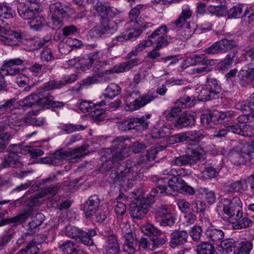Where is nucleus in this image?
<instances>
[{"label":"nucleus","instance_id":"1","mask_svg":"<svg viewBox=\"0 0 254 254\" xmlns=\"http://www.w3.org/2000/svg\"><path fill=\"white\" fill-rule=\"evenodd\" d=\"M143 164L142 162L127 160L125 166H120L124 168V170L119 168L117 171H112L109 180L112 183H118L119 185L124 187L126 185V180H137L142 177L143 175L141 171L143 169Z\"/></svg>","mask_w":254,"mask_h":254},{"label":"nucleus","instance_id":"2","mask_svg":"<svg viewBox=\"0 0 254 254\" xmlns=\"http://www.w3.org/2000/svg\"><path fill=\"white\" fill-rule=\"evenodd\" d=\"M140 62L141 61L139 58H134L132 60L121 63L115 65L110 69L94 74L92 76L87 77L83 80V84L88 86L93 84H97L102 81L109 82L112 79L111 75L113 73L126 72L132 67L137 66Z\"/></svg>","mask_w":254,"mask_h":254},{"label":"nucleus","instance_id":"3","mask_svg":"<svg viewBox=\"0 0 254 254\" xmlns=\"http://www.w3.org/2000/svg\"><path fill=\"white\" fill-rule=\"evenodd\" d=\"M115 145L112 148L107 149V153L109 156L107 163L109 165L115 163L118 164V162L124 158L127 157L130 152V148L125 143V140L121 137H118L114 141Z\"/></svg>","mask_w":254,"mask_h":254},{"label":"nucleus","instance_id":"4","mask_svg":"<svg viewBox=\"0 0 254 254\" xmlns=\"http://www.w3.org/2000/svg\"><path fill=\"white\" fill-rule=\"evenodd\" d=\"M88 147V145H83L73 150H66L62 148L56 150L51 155L53 165H58L64 159H74L85 156L89 153Z\"/></svg>","mask_w":254,"mask_h":254},{"label":"nucleus","instance_id":"5","mask_svg":"<svg viewBox=\"0 0 254 254\" xmlns=\"http://www.w3.org/2000/svg\"><path fill=\"white\" fill-rule=\"evenodd\" d=\"M67 7L64 3L57 1L49 5L50 24L53 29L57 30L63 25L64 19L67 15Z\"/></svg>","mask_w":254,"mask_h":254},{"label":"nucleus","instance_id":"6","mask_svg":"<svg viewBox=\"0 0 254 254\" xmlns=\"http://www.w3.org/2000/svg\"><path fill=\"white\" fill-rule=\"evenodd\" d=\"M64 233L68 237L79 240L82 243L87 246H91L94 244L92 237L97 234L96 230L94 229H89L87 232H85L72 225L66 226L65 228Z\"/></svg>","mask_w":254,"mask_h":254},{"label":"nucleus","instance_id":"7","mask_svg":"<svg viewBox=\"0 0 254 254\" xmlns=\"http://www.w3.org/2000/svg\"><path fill=\"white\" fill-rule=\"evenodd\" d=\"M222 205L223 211L233 221L236 218H239L242 214V203L238 197L232 199L223 198L220 202Z\"/></svg>","mask_w":254,"mask_h":254},{"label":"nucleus","instance_id":"8","mask_svg":"<svg viewBox=\"0 0 254 254\" xmlns=\"http://www.w3.org/2000/svg\"><path fill=\"white\" fill-rule=\"evenodd\" d=\"M139 93L137 92L132 91L131 93L127 92L126 94L127 99L126 100L125 110L127 111L133 112L143 107L148 103L152 102L155 99V96L149 93L143 94L136 98L132 102H129V98L133 94L137 95Z\"/></svg>","mask_w":254,"mask_h":254},{"label":"nucleus","instance_id":"9","mask_svg":"<svg viewBox=\"0 0 254 254\" xmlns=\"http://www.w3.org/2000/svg\"><path fill=\"white\" fill-rule=\"evenodd\" d=\"M220 87L215 79L208 78L200 92L199 98L203 101L218 99L220 96Z\"/></svg>","mask_w":254,"mask_h":254},{"label":"nucleus","instance_id":"10","mask_svg":"<svg viewBox=\"0 0 254 254\" xmlns=\"http://www.w3.org/2000/svg\"><path fill=\"white\" fill-rule=\"evenodd\" d=\"M92 13L95 16H99L101 22L109 17H113L117 13L116 9L111 7L102 0H93Z\"/></svg>","mask_w":254,"mask_h":254},{"label":"nucleus","instance_id":"11","mask_svg":"<svg viewBox=\"0 0 254 254\" xmlns=\"http://www.w3.org/2000/svg\"><path fill=\"white\" fill-rule=\"evenodd\" d=\"M124 239L123 244V252L124 254H135L137 244L136 239L133 237L132 230L129 224H125L121 229Z\"/></svg>","mask_w":254,"mask_h":254},{"label":"nucleus","instance_id":"12","mask_svg":"<svg viewBox=\"0 0 254 254\" xmlns=\"http://www.w3.org/2000/svg\"><path fill=\"white\" fill-rule=\"evenodd\" d=\"M143 7L142 5H137L132 9L129 13V18L130 22L133 23V26L136 28L146 29L151 27L153 24L150 21V19L147 16H140L138 17L140 9Z\"/></svg>","mask_w":254,"mask_h":254},{"label":"nucleus","instance_id":"13","mask_svg":"<svg viewBox=\"0 0 254 254\" xmlns=\"http://www.w3.org/2000/svg\"><path fill=\"white\" fill-rule=\"evenodd\" d=\"M236 46L237 44L234 41L223 39L205 49L204 52L209 55L223 54L231 50Z\"/></svg>","mask_w":254,"mask_h":254},{"label":"nucleus","instance_id":"14","mask_svg":"<svg viewBox=\"0 0 254 254\" xmlns=\"http://www.w3.org/2000/svg\"><path fill=\"white\" fill-rule=\"evenodd\" d=\"M167 27L162 25L154 31L149 37L148 40L151 42V45L156 44L157 49H161L167 46L169 43V38L166 36Z\"/></svg>","mask_w":254,"mask_h":254},{"label":"nucleus","instance_id":"15","mask_svg":"<svg viewBox=\"0 0 254 254\" xmlns=\"http://www.w3.org/2000/svg\"><path fill=\"white\" fill-rule=\"evenodd\" d=\"M118 24L114 21H110L106 25L101 24L90 30L92 35L95 37H102L115 33L118 30Z\"/></svg>","mask_w":254,"mask_h":254},{"label":"nucleus","instance_id":"16","mask_svg":"<svg viewBox=\"0 0 254 254\" xmlns=\"http://www.w3.org/2000/svg\"><path fill=\"white\" fill-rule=\"evenodd\" d=\"M23 61L20 59H13L5 60L3 62L2 66L0 69L1 74L4 75L14 76L20 72V68L16 65H21Z\"/></svg>","mask_w":254,"mask_h":254},{"label":"nucleus","instance_id":"17","mask_svg":"<svg viewBox=\"0 0 254 254\" xmlns=\"http://www.w3.org/2000/svg\"><path fill=\"white\" fill-rule=\"evenodd\" d=\"M60 188V184H57L55 186L44 188L41 192L29 197L27 201V205L31 207L38 205L39 202L38 200L39 198L46 196L53 197L58 192Z\"/></svg>","mask_w":254,"mask_h":254},{"label":"nucleus","instance_id":"18","mask_svg":"<svg viewBox=\"0 0 254 254\" xmlns=\"http://www.w3.org/2000/svg\"><path fill=\"white\" fill-rule=\"evenodd\" d=\"M183 180L181 178L173 176L168 181L167 187L158 184V188L159 189L160 193H165L167 195H174L180 192V187Z\"/></svg>","mask_w":254,"mask_h":254},{"label":"nucleus","instance_id":"19","mask_svg":"<svg viewBox=\"0 0 254 254\" xmlns=\"http://www.w3.org/2000/svg\"><path fill=\"white\" fill-rule=\"evenodd\" d=\"M19 15L25 20H31L39 15L38 5H29L28 4L22 3L17 6Z\"/></svg>","mask_w":254,"mask_h":254},{"label":"nucleus","instance_id":"20","mask_svg":"<svg viewBox=\"0 0 254 254\" xmlns=\"http://www.w3.org/2000/svg\"><path fill=\"white\" fill-rule=\"evenodd\" d=\"M21 148L17 145H11L9 147L8 153L4 155L5 157L9 156L8 162L11 167L19 168L23 166V162L20 157L18 155L21 153Z\"/></svg>","mask_w":254,"mask_h":254},{"label":"nucleus","instance_id":"21","mask_svg":"<svg viewBox=\"0 0 254 254\" xmlns=\"http://www.w3.org/2000/svg\"><path fill=\"white\" fill-rule=\"evenodd\" d=\"M103 254H120V245L117 236L111 234L108 236L103 246Z\"/></svg>","mask_w":254,"mask_h":254},{"label":"nucleus","instance_id":"22","mask_svg":"<svg viewBox=\"0 0 254 254\" xmlns=\"http://www.w3.org/2000/svg\"><path fill=\"white\" fill-rule=\"evenodd\" d=\"M148 208V204H146L144 200H137L131 203L130 213L133 218L141 219L147 213Z\"/></svg>","mask_w":254,"mask_h":254},{"label":"nucleus","instance_id":"23","mask_svg":"<svg viewBox=\"0 0 254 254\" xmlns=\"http://www.w3.org/2000/svg\"><path fill=\"white\" fill-rule=\"evenodd\" d=\"M100 203L99 197L97 195L90 196L84 204V211L86 217H90L98 210Z\"/></svg>","mask_w":254,"mask_h":254},{"label":"nucleus","instance_id":"24","mask_svg":"<svg viewBox=\"0 0 254 254\" xmlns=\"http://www.w3.org/2000/svg\"><path fill=\"white\" fill-rule=\"evenodd\" d=\"M188 234L187 231L176 230L170 235V246L175 248L178 246L184 245L187 242Z\"/></svg>","mask_w":254,"mask_h":254},{"label":"nucleus","instance_id":"25","mask_svg":"<svg viewBox=\"0 0 254 254\" xmlns=\"http://www.w3.org/2000/svg\"><path fill=\"white\" fill-rule=\"evenodd\" d=\"M151 117V114H146L140 118H130V127L131 129L142 130L148 128L150 122L148 121Z\"/></svg>","mask_w":254,"mask_h":254},{"label":"nucleus","instance_id":"26","mask_svg":"<svg viewBox=\"0 0 254 254\" xmlns=\"http://www.w3.org/2000/svg\"><path fill=\"white\" fill-rule=\"evenodd\" d=\"M195 120L193 115L184 113L177 119L175 127L178 128L187 127L194 125Z\"/></svg>","mask_w":254,"mask_h":254},{"label":"nucleus","instance_id":"27","mask_svg":"<svg viewBox=\"0 0 254 254\" xmlns=\"http://www.w3.org/2000/svg\"><path fill=\"white\" fill-rule=\"evenodd\" d=\"M44 219L45 216L42 213H37L32 218V221L28 223L27 233L30 235H33L37 232L39 230V227L43 223Z\"/></svg>","mask_w":254,"mask_h":254},{"label":"nucleus","instance_id":"28","mask_svg":"<svg viewBox=\"0 0 254 254\" xmlns=\"http://www.w3.org/2000/svg\"><path fill=\"white\" fill-rule=\"evenodd\" d=\"M0 33L11 35L12 38H14L16 39L15 40L17 42L22 41L24 37L23 33L10 30L8 25L1 19H0Z\"/></svg>","mask_w":254,"mask_h":254},{"label":"nucleus","instance_id":"29","mask_svg":"<svg viewBox=\"0 0 254 254\" xmlns=\"http://www.w3.org/2000/svg\"><path fill=\"white\" fill-rule=\"evenodd\" d=\"M237 252L234 254H250L253 249V245L251 240L242 239L236 241Z\"/></svg>","mask_w":254,"mask_h":254},{"label":"nucleus","instance_id":"30","mask_svg":"<svg viewBox=\"0 0 254 254\" xmlns=\"http://www.w3.org/2000/svg\"><path fill=\"white\" fill-rule=\"evenodd\" d=\"M234 133L245 136H254V127L248 124H236L234 125Z\"/></svg>","mask_w":254,"mask_h":254},{"label":"nucleus","instance_id":"31","mask_svg":"<svg viewBox=\"0 0 254 254\" xmlns=\"http://www.w3.org/2000/svg\"><path fill=\"white\" fill-rule=\"evenodd\" d=\"M253 221L248 217H243V213L240 215L239 218H236L232 222V227L235 230H240L247 228L253 225Z\"/></svg>","mask_w":254,"mask_h":254},{"label":"nucleus","instance_id":"32","mask_svg":"<svg viewBox=\"0 0 254 254\" xmlns=\"http://www.w3.org/2000/svg\"><path fill=\"white\" fill-rule=\"evenodd\" d=\"M190 165H193L205 158V151L201 148L192 150L190 154L187 155Z\"/></svg>","mask_w":254,"mask_h":254},{"label":"nucleus","instance_id":"33","mask_svg":"<svg viewBox=\"0 0 254 254\" xmlns=\"http://www.w3.org/2000/svg\"><path fill=\"white\" fill-rule=\"evenodd\" d=\"M171 133V129L166 126H163L161 127H154L151 130L150 134L153 138L158 139L164 138Z\"/></svg>","mask_w":254,"mask_h":254},{"label":"nucleus","instance_id":"34","mask_svg":"<svg viewBox=\"0 0 254 254\" xmlns=\"http://www.w3.org/2000/svg\"><path fill=\"white\" fill-rule=\"evenodd\" d=\"M231 191L242 193L247 190L248 186L247 181L244 179H241L235 182L230 184L229 186Z\"/></svg>","mask_w":254,"mask_h":254},{"label":"nucleus","instance_id":"35","mask_svg":"<svg viewBox=\"0 0 254 254\" xmlns=\"http://www.w3.org/2000/svg\"><path fill=\"white\" fill-rule=\"evenodd\" d=\"M59 248L63 253L67 254H74L79 249L75 243L71 241L64 242Z\"/></svg>","mask_w":254,"mask_h":254},{"label":"nucleus","instance_id":"36","mask_svg":"<svg viewBox=\"0 0 254 254\" xmlns=\"http://www.w3.org/2000/svg\"><path fill=\"white\" fill-rule=\"evenodd\" d=\"M38 94H31L20 100L19 105L23 107H34L38 106Z\"/></svg>","mask_w":254,"mask_h":254},{"label":"nucleus","instance_id":"37","mask_svg":"<svg viewBox=\"0 0 254 254\" xmlns=\"http://www.w3.org/2000/svg\"><path fill=\"white\" fill-rule=\"evenodd\" d=\"M21 153L29 154L32 158H36L42 156L44 154V152L37 146H25L21 148Z\"/></svg>","mask_w":254,"mask_h":254},{"label":"nucleus","instance_id":"38","mask_svg":"<svg viewBox=\"0 0 254 254\" xmlns=\"http://www.w3.org/2000/svg\"><path fill=\"white\" fill-rule=\"evenodd\" d=\"M196 29V25L193 23L187 24L182 28L180 31V37L182 40L189 39L194 34Z\"/></svg>","mask_w":254,"mask_h":254},{"label":"nucleus","instance_id":"39","mask_svg":"<svg viewBox=\"0 0 254 254\" xmlns=\"http://www.w3.org/2000/svg\"><path fill=\"white\" fill-rule=\"evenodd\" d=\"M68 63L70 65H79V66H77V67L80 68L82 71L88 69L93 64V63L88 58L86 59H81L79 60H76L75 59H71L68 61Z\"/></svg>","mask_w":254,"mask_h":254},{"label":"nucleus","instance_id":"40","mask_svg":"<svg viewBox=\"0 0 254 254\" xmlns=\"http://www.w3.org/2000/svg\"><path fill=\"white\" fill-rule=\"evenodd\" d=\"M28 212H24L11 218L4 219V218H3L0 222V226L9 223H22L25 221L28 218Z\"/></svg>","mask_w":254,"mask_h":254},{"label":"nucleus","instance_id":"41","mask_svg":"<svg viewBox=\"0 0 254 254\" xmlns=\"http://www.w3.org/2000/svg\"><path fill=\"white\" fill-rule=\"evenodd\" d=\"M121 93V88L115 83H110L104 91V96L109 99H112Z\"/></svg>","mask_w":254,"mask_h":254},{"label":"nucleus","instance_id":"42","mask_svg":"<svg viewBox=\"0 0 254 254\" xmlns=\"http://www.w3.org/2000/svg\"><path fill=\"white\" fill-rule=\"evenodd\" d=\"M197 254H213L215 252L213 245L208 242H203L196 246Z\"/></svg>","mask_w":254,"mask_h":254},{"label":"nucleus","instance_id":"43","mask_svg":"<svg viewBox=\"0 0 254 254\" xmlns=\"http://www.w3.org/2000/svg\"><path fill=\"white\" fill-rule=\"evenodd\" d=\"M235 241L233 240H224L221 243L223 253L227 254H234L237 252V246Z\"/></svg>","mask_w":254,"mask_h":254},{"label":"nucleus","instance_id":"44","mask_svg":"<svg viewBox=\"0 0 254 254\" xmlns=\"http://www.w3.org/2000/svg\"><path fill=\"white\" fill-rule=\"evenodd\" d=\"M30 29L34 31L40 30L45 24V19L40 16H36L28 22Z\"/></svg>","mask_w":254,"mask_h":254},{"label":"nucleus","instance_id":"45","mask_svg":"<svg viewBox=\"0 0 254 254\" xmlns=\"http://www.w3.org/2000/svg\"><path fill=\"white\" fill-rule=\"evenodd\" d=\"M15 15V12L7 4L0 3V17L10 19Z\"/></svg>","mask_w":254,"mask_h":254},{"label":"nucleus","instance_id":"46","mask_svg":"<svg viewBox=\"0 0 254 254\" xmlns=\"http://www.w3.org/2000/svg\"><path fill=\"white\" fill-rule=\"evenodd\" d=\"M207 238L213 242L219 241L224 237V232L218 229H212L208 230L206 233Z\"/></svg>","mask_w":254,"mask_h":254},{"label":"nucleus","instance_id":"47","mask_svg":"<svg viewBox=\"0 0 254 254\" xmlns=\"http://www.w3.org/2000/svg\"><path fill=\"white\" fill-rule=\"evenodd\" d=\"M142 232L146 235L149 236L158 237L160 236L162 232L157 229L154 226L150 224H147L141 227Z\"/></svg>","mask_w":254,"mask_h":254},{"label":"nucleus","instance_id":"48","mask_svg":"<svg viewBox=\"0 0 254 254\" xmlns=\"http://www.w3.org/2000/svg\"><path fill=\"white\" fill-rule=\"evenodd\" d=\"M39 98L38 106L43 107L46 105L50 106L53 97L49 93L41 91L38 94Z\"/></svg>","mask_w":254,"mask_h":254},{"label":"nucleus","instance_id":"49","mask_svg":"<svg viewBox=\"0 0 254 254\" xmlns=\"http://www.w3.org/2000/svg\"><path fill=\"white\" fill-rule=\"evenodd\" d=\"M213 113L215 124L221 123L225 119H228L233 116V113L229 111L226 112L213 111Z\"/></svg>","mask_w":254,"mask_h":254},{"label":"nucleus","instance_id":"50","mask_svg":"<svg viewBox=\"0 0 254 254\" xmlns=\"http://www.w3.org/2000/svg\"><path fill=\"white\" fill-rule=\"evenodd\" d=\"M12 134L8 131H5L0 127V153L2 152L5 149V142L10 139Z\"/></svg>","mask_w":254,"mask_h":254},{"label":"nucleus","instance_id":"51","mask_svg":"<svg viewBox=\"0 0 254 254\" xmlns=\"http://www.w3.org/2000/svg\"><path fill=\"white\" fill-rule=\"evenodd\" d=\"M200 121L202 125L205 127H209L211 126L212 123H215V120H213V111L201 115Z\"/></svg>","mask_w":254,"mask_h":254},{"label":"nucleus","instance_id":"52","mask_svg":"<svg viewBox=\"0 0 254 254\" xmlns=\"http://www.w3.org/2000/svg\"><path fill=\"white\" fill-rule=\"evenodd\" d=\"M248 105H247L244 103H239L236 105L237 108L242 111H248L249 109L254 111V92L251 94L247 99Z\"/></svg>","mask_w":254,"mask_h":254},{"label":"nucleus","instance_id":"53","mask_svg":"<svg viewBox=\"0 0 254 254\" xmlns=\"http://www.w3.org/2000/svg\"><path fill=\"white\" fill-rule=\"evenodd\" d=\"M167 241V237L163 235L162 237H157L151 240L150 251H153L164 245Z\"/></svg>","mask_w":254,"mask_h":254},{"label":"nucleus","instance_id":"54","mask_svg":"<svg viewBox=\"0 0 254 254\" xmlns=\"http://www.w3.org/2000/svg\"><path fill=\"white\" fill-rule=\"evenodd\" d=\"M243 7L241 5H235L228 10L227 14L229 18H238L242 16Z\"/></svg>","mask_w":254,"mask_h":254},{"label":"nucleus","instance_id":"55","mask_svg":"<svg viewBox=\"0 0 254 254\" xmlns=\"http://www.w3.org/2000/svg\"><path fill=\"white\" fill-rule=\"evenodd\" d=\"M238 78L240 84L245 86L249 84H250V80H249V70L241 69L238 73Z\"/></svg>","mask_w":254,"mask_h":254},{"label":"nucleus","instance_id":"56","mask_svg":"<svg viewBox=\"0 0 254 254\" xmlns=\"http://www.w3.org/2000/svg\"><path fill=\"white\" fill-rule=\"evenodd\" d=\"M205 59H206V56L205 54H196L191 57L190 59H188L187 61L189 62L191 64H201L204 65Z\"/></svg>","mask_w":254,"mask_h":254},{"label":"nucleus","instance_id":"57","mask_svg":"<svg viewBox=\"0 0 254 254\" xmlns=\"http://www.w3.org/2000/svg\"><path fill=\"white\" fill-rule=\"evenodd\" d=\"M218 170L212 166H206L203 171V177L206 179H212L217 176Z\"/></svg>","mask_w":254,"mask_h":254},{"label":"nucleus","instance_id":"58","mask_svg":"<svg viewBox=\"0 0 254 254\" xmlns=\"http://www.w3.org/2000/svg\"><path fill=\"white\" fill-rule=\"evenodd\" d=\"M201 193L209 204H211L215 202L216 196L215 193L212 190L204 188L202 190Z\"/></svg>","mask_w":254,"mask_h":254},{"label":"nucleus","instance_id":"59","mask_svg":"<svg viewBox=\"0 0 254 254\" xmlns=\"http://www.w3.org/2000/svg\"><path fill=\"white\" fill-rule=\"evenodd\" d=\"M209 11L218 16H223L227 14L228 10L225 6L210 5L209 7Z\"/></svg>","mask_w":254,"mask_h":254},{"label":"nucleus","instance_id":"60","mask_svg":"<svg viewBox=\"0 0 254 254\" xmlns=\"http://www.w3.org/2000/svg\"><path fill=\"white\" fill-rule=\"evenodd\" d=\"M180 192L188 195H192L195 193L193 188L189 186L184 180L181 182Z\"/></svg>","mask_w":254,"mask_h":254},{"label":"nucleus","instance_id":"61","mask_svg":"<svg viewBox=\"0 0 254 254\" xmlns=\"http://www.w3.org/2000/svg\"><path fill=\"white\" fill-rule=\"evenodd\" d=\"M0 44L9 46H13L17 44L15 40L10 35H4L0 33Z\"/></svg>","mask_w":254,"mask_h":254},{"label":"nucleus","instance_id":"62","mask_svg":"<svg viewBox=\"0 0 254 254\" xmlns=\"http://www.w3.org/2000/svg\"><path fill=\"white\" fill-rule=\"evenodd\" d=\"M192 97H190L188 95H184L181 97L176 102V105L177 107H180L181 110L183 108L190 107V101Z\"/></svg>","mask_w":254,"mask_h":254},{"label":"nucleus","instance_id":"63","mask_svg":"<svg viewBox=\"0 0 254 254\" xmlns=\"http://www.w3.org/2000/svg\"><path fill=\"white\" fill-rule=\"evenodd\" d=\"M164 149V147L162 146L151 147L148 149L146 155L148 161L154 160L156 158V154Z\"/></svg>","mask_w":254,"mask_h":254},{"label":"nucleus","instance_id":"64","mask_svg":"<svg viewBox=\"0 0 254 254\" xmlns=\"http://www.w3.org/2000/svg\"><path fill=\"white\" fill-rule=\"evenodd\" d=\"M35 242H31L28 243L24 249H22L15 254H33L36 251Z\"/></svg>","mask_w":254,"mask_h":254}]
</instances>
